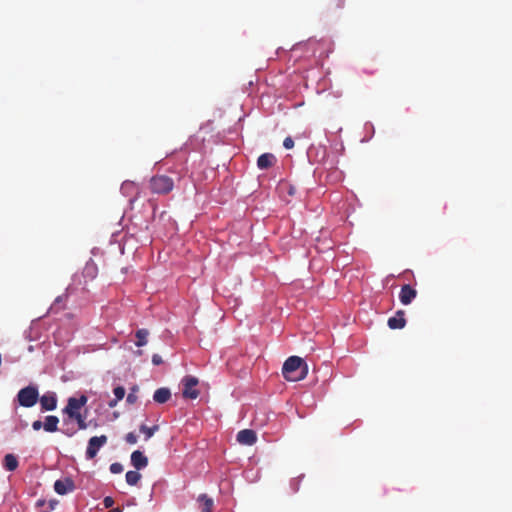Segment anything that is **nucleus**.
<instances>
[{"instance_id":"1","label":"nucleus","mask_w":512,"mask_h":512,"mask_svg":"<svg viewBox=\"0 0 512 512\" xmlns=\"http://www.w3.org/2000/svg\"><path fill=\"white\" fill-rule=\"evenodd\" d=\"M308 373L306 362L298 356L289 357L283 364L282 374L287 381L303 380Z\"/></svg>"},{"instance_id":"2","label":"nucleus","mask_w":512,"mask_h":512,"mask_svg":"<svg viewBox=\"0 0 512 512\" xmlns=\"http://www.w3.org/2000/svg\"><path fill=\"white\" fill-rule=\"evenodd\" d=\"M174 188V180L163 174L154 175L149 180V189L151 193L157 195H167Z\"/></svg>"},{"instance_id":"3","label":"nucleus","mask_w":512,"mask_h":512,"mask_svg":"<svg viewBox=\"0 0 512 512\" xmlns=\"http://www.w3.org/2000/svg\"><path fill=\"white\" fill-rule=\"evenodd\" d=\"M39 399L38 389L35 386H27L22 388L17 394V400L19 405L23 407L34 406Z\"/></svg>"},{"instance_id":"4","label":"nucleus","mask_w":512,"mask_h":512,"mask_svg":"<svg viewBox=\"0 0 512 512\" xmlns=\"http://www.w3.org/2000/svg\"><path fill=\"white\" fill-rule=\"evenodd\" d=\"M199 381L196 377L194 376H185L183 379H182V384H183V391H182V395L184 398L186 399H196L199 395H200V392L198 389H196V386L198 385Z\"/></svg>"},{"instance_id":"5","label":"nucleus","mask_w":512,"mask_h":512,"mask_svg":"<svg viewBox=\"0 0 512 512\" xmlns=\"http://www.w3.org/2000/svg\"><path fill=\"white\" fill-rule=\"evenodd\" d=\"M87 401L88 398L85 395H81L79 398L70 397L66 407L63 409V413L70 418L77 413H80L81 408L87 404Z\"/></svg>"},{"instance_id":"6","label":"nucleus","mask_w":512,"mask_h":512,"mask_svg":"<svg viewBox=\"0 0 512 512\" xmlns=\"http://www.w3.org/2000/svg\"><path fill=\"white\" fill-rule=\"evenodd\" d=\"M107 441L108 438L106 435L91 437L88 441V446L86 449V458L93 459L97 455L99 449L104 446Z\"/></svg>"},{"instance_id":"7","label":"nucleus","mask_w":512,"mask_h":512,"mask_svg":"<svg viewBox=\"0 0 512 512\" xmlns=\"http://www.w3.org/2000/svg\"><path fill=\"white\" fill-rule=\"evenodd\" d=\"M75 489L74 481L71 478H64L56 480L54 483V490L59 495H65Z\"/></svg>"},{"instance_id":"8","label":"nucleus","mask_w":512,"mask_h":512,"mask_svg":"<svg viewBox=\"0 0 512 512\" xmlns=\"http://www.w3.org/2000/svg\"><path fill=\"white\" fill-rule=\"evenodd\" d=\"M417 291L409 284H405L401 287L399 293V300L403 305H409L416 298Z\"/></svg>"},{"instance_id":"9","label":"nucleus","mask_w":512,"mask_h":512,"mask_svg":"<svg viewBox=\"0 0 512 512\" xmlns=\"http://www.w3.org/2000/svg\"><path fill=\"white\" fill-rule=\"evenodd\" d=\"M237 441L242 445L251 446L256 443L257 435L255 431L251 429H243L238 432Z\"/></svg>"},{"instance_id":"10","label":"nucleus","mask_w":512,"mask_h":512,"mask_svg":"<svg viewBox=\"0 0 512 512\" xmlns=\"http://www.w3.org/2000/svg\"><path fill=\"white\" fill-rule=\"evenodd\" d=\"M40 405L42 410L52 411L56 409L57 406V397L54 392H47L43 396H41Z\"/></svg>"},{"instance_id":"11","label":"nucleus","mask_w":512,"mask_h":512,"mask_svg":"<svg viewBox=\"0 0 512 512\" xmlns=\"http://www.w3.org/2000/svg\"><path fill=\"white\" fill-rule=\"evenodd\" d=\"M406 325L405 312L398 310L393 317L388 319V327L390 329H402Z\"/></svg>"},{"instance_id":"12","label":"nucleus","mask_w":512,"mask_h":512,"mask_svg":"<svg viewBox=\"0 0 512 512\" xmlns=\"http://www.w3.org/2000/svg\"><path fill=\"white\" fill-rule=\"evenodd\" d=\"M98 274V267L96 263L90 259L88 262H86L83 270H82V276L85 279L84 282L86 283L89 280H93L97 277Z\"/></svg>"},{"instance_id":"13","label":"nucleus","mask_w":512,"mask_h":512,"mask_svg":"<svg viewBox=\"0 0 512 512\" xmlns=\"http://www.w3.org/2000/svg\"><path fill=\"white\" fill-rule=\"evenodd\" d=\"M131 464L137 470L144 469L148 465V458L141 451L136 450L131 454Z\"/></svg>"},{"instance_id":"14","label":"nucleus","mask_w":512,"mask_h":512,"mask_svg":"<svg viewBox=\"0 0 512 512\" xmlns=\"http://www.w3.org/2000/svg\"><path fill=\"white\" fill-rule=\"evenodd\" d=\"M276 162V158L271 153H264L257 159V166L259 169H268L272 167Z\"/></svg>"},{"instance_id":"15","label":"nucleus","mask_w":512,"mask_h":512,"mask_svg":"<svg viewBox=\"0 0 512 512\" xmlns=\"http://www.w3.org/2000/svg\"><path fill=\"white\" fill-rule=\"evenodd\" d=\"M171 398V392L168 388H159L154 392L153 400L156 403H166Z\"/></svg>"},{"instance_id":"16","label":"nucleus","mask_w":512,"mask_h":512,"mask_svg":"<svg viewBox=\"0 0 512 512\" xmlns=\"http://www.w3.org/2000/svg\"><path fill=\"white\" fill-rule=\"evenodd\" d=\"M197 501L200 503L201 512H212L214 505L212 498L208 497L206 494H200Z\"/></svg>"},{"instance_id":"17","label":"nucleus","mask_w":512,"mask_h":512,"mask_svg":"<svg viewBox=\"0 0 512 512\" xmlns=\"http://www.w3.org/2000/svg\"><path fill=\"white\" fill-rule=\"evenodd\" d=\"M59 419L57 416L49 415L43 423V428L47 432H56L58 430Z\"/></svg>"},{"instance_id":"18","label":"nucleus","mask_w":512,"mask_h":512,"mask_svg":"<svg viewBox=\"0 0 512 512\" xmlns=\"http://www.w3.org/2000/svg\"><path fill=\"white\" fill-rule=\"evenodd\" d=\"M18 459L14 454H6L3 460V466L7 471H14L18 467Z\"/></svg>"},{"instance_id":"19","label":"nucleus","mask_w":512,"mask_h":512,"mask_svg":"<svg viewBox=\"0 0 512 512\" xmlns=\"http://www.w3.org/2000/svg\"><path fill=\"white\" fill-rule=\"evenodd\" d=\"M113 393L115 395V399L111 400L108 405L113 408L116 406L117 402L122 400L125 396V389L122 386H117L114 388Z\"/></svg>"},{"instance_id":"20","label":"nucleus","mask_w":512,"mask_h":512,"mask_svg":"<svg viewBox=\"0 0 512 512\" xmlns=\"http://www.w3.org/2000/svg\"><path fill=\"white\" fill-rule=\"evenodd\" d=\"M126 482L130 486H135L141 479V474L138 471L130 470L126 473Z\"/></svg>"},{"instance_id":"21","label":"nucleus","mask_w":512,"mask_h":512,"mask_svg":"<svg viewBox=\"0 0 512 512\" xmlns=\"http://www.w3.org/2000/svg\"><path fill=\"white\" fill-rule=\"evenodd\" d=\"M149 335V332L147 329H139L137 330L136 332V338H137V341H136V346L138 347H142L144 345L147 344V337Z\"/></svg>"},{"instance_id":"22","label":"nucleus","mask_w":512,"mask_h":512,"mask_svg":"<svg viewBox=\"0 0 512 512\" xmlns=\"http://www.w3.org/2000/svg\"><path fill=\"white\" fill-rule=\"evenodd\" d=\"M69 419L75 420L77 422L79 430H85L88 427V424L86 423V416L82 415L81 412L70 417Z\"/></svg>"},{"instance_id":"23","label":"nucleus","mask_w":512,"mask_h":512,"mask_svg":"<svg viewBox=\"0 0 512 512\" xmlns=\"http://www.w3.org/2000/svg\"><path fill=\"white\" fill-rule=\"evenodd\" d=\"M158 429H159L158 425L148 427V426L142 424L140 426V431L145 434L146 440L150 439Z\"/></svg>"},{"instance_id":"24","label":"nucleus","mask_w":512,"mask_h":512,"mask_svg":"<svg viewBox=\"0 0 512 512\" xmlns=\"http://www.w3.org/2000/svg\"><path fill=\"white\" fill-rule=\"evenodd\" d=\"M110 472L113 474H119L123 472V465L119 462L112 463L110 465Z\"/></svg>"},{"instance_id":"25","label":"nucleus","mask_w":512,"mask_h":512,"mask_svg":"<svg viewBox=\"0 0 512 512\" xmlns=\"http://www.w3.org/2000/svg\"><path fill=\"white\" fill-rule=\"evenodd\" d=\"M136 391H137V388L134 387L132 389V391L127 395L126 401L129 404H134L137 401V395L135 394Z\"/></svg>"},{"instance_id":"26","label":"nucleus","mask_w":512,"mask_h":512,"mask_svg":"<svg viewBox=\"0 0 512 512\" xmlns=\"http://www.w3.org/2000/svg\"><path fill=\"white\" fill-rule=\"evenodd\" d=\"M125 440L128 444L133 445L137 443L138 438L135 433L129 432L128 434H126Z\"/></svg>"},{"instance_id":"27","label":"nucleus","mask_w":512,"mask_h":512,"mask_svg":"<svg viewBox=\"0 0 512 512\" xmlns=\"http://www.w3.org/2000/svg\"><path fill=\"white\" fill-rule=\"evenodd\" d=\"M283 146L286 149H292L294 147V140L290 136L286 137L283 141Z\"/></svg>"},{"instance_id":"28","label":"nucleus","mask_w":512,"mask_h":512,"mask_svg":"<svg viewBox=\"0 0 512 512\" xmlns=\"http://www.w3.org/2000/svg\"><path fill=\"white\" fill-rule=\"evenodd\" d=\"M103 505L105 508H112L113 505H114V500L112 497L110 496H106L104 499H103Z\"/></svg>"},{"instance_id":"29","label":"nucleus","mask_w":512,"mask_h":512,"mask_svg":"<svg viewBox=\"0 0 512 512\" xmlns=\"http://www.w3.org/2000/svg\"><path fill=\"white\" fill-rule=\"evenodd\" d=\"M152 363H153L154 365H160V364H162V363H163L162 357H161L160 355H158V354H154V355L152 356Z\"/></svg>"},{"instance_id":"30","label":"nucleus","mask_w":512,"mask_h":512,"mask_svg":"<svg viewBox=\"0 0 512 512\" xmlns=\"http://www.w3.org/2000/svg\"><path fill=\"white\" fill-rule=\"evenodd\" d=\"M43 427V423L40 420H36L32 423V428L36 431L40 430Z\"/></svg>"},{"instance_id":"31","label":"nucleus","mask_w":512,"mask_h":512,"mask_svg":"<svg viewBox=\"0 0 512 512\" xmlns=\"http://www.w3.org/2000/svg\"><path fill=\"white\" fill-rule=\"evenodd\" d=\"M345 0H334V7L339 9L344 7Z\"/></svg>"},{"instance_id":"32","label":"nucleus","mask_w":512,"mask_h":512,"mask_svg":"<svg viewBox=\"0 0 512 512\" xmlns=\"http://www.w3.org/2000/svg\"><path fill=\"white\" fill-rule=\"evenodd\" d=\"M75 433H76V430H73V429H67L64 431V434L69 437L73 436Z\"/></svg>"},{"instance_id":"33","label":"nucleus","mask_w":512,"mask_h":512,"mask_svg":"<svg viewBox=\"0 0 512 512\" xmlns=\"http://www.w3.org/2000/svg\"><path fill=\"white\" fill-rule=\"evenodd\" d=\"M122 511H123V510H122V508H120V507H116V508H113V509L111 510V512H122Z\"/></svg>"},{"instance_id":"34","label":"nucleus","mask_w":512,"mask_h":512,"mask_svg":"<svg viewBox=\"0 0 512 512\" xmlns=\"http://www.w3.org/2000/svg\"><path fill=\"white\" fill-rule=\"evenodd\" d=\"M294 193H295L294 188H293V187H290V189H289V194H290V195H294Z\"/></svg>"}]
</instances>
